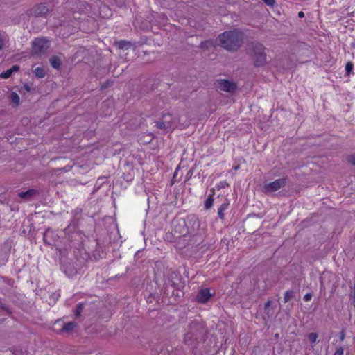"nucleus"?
Masks as SVG:
<instances>
[{
    "label": "nucleus",
    "instance_id": "nucleus-1",
    "mask_svg": "<svg viewBox=\"0 0 355 355\" xmlns=\"http://www.w3.org/2000/svg\"><path fill=\"white\" fill-rule=\"evenodd\" d=\"M221 46L227 50H234L240 46L242 41V33L236 30L227 31L219 36Z\"/></svg>",
    "mask_w": 355,
    "mask_h": 355
},
{
    "label": "nucleus",
    "instance_id": "nucleus-2",
    "mask_svg": "<svg viewBox=\"0 0 355 355\" xmlns=\"http://www.w3.org/2000/svg\"><path fill=\"white\" fill-rule=\"evenodd\" d=\"M252 58L254 65L261 67L266 64L267 58L264 46L261 44H256L253 46Z\"/></svg>",
    "mask_w": 355,
    "mask_h": 355
},
{
    "label": "nucleus",
    "instance_id": "nucleus-3",
    "mask_svg": "<svg viewBox=\"0 0 355 355\" xmlns=\"http://www.w3.org/2000/svg\"><path fill=\"white\" fill-rule=\"evenodd\" d=\"M49 47V42L46 39L38 38L32 44V53L34 55H40L46 51Z\"/></svg>",
    "mask_w": 355,
    "mask_h": 355
},
{
    "label": "nucleus",
    "instance_id": "nucleus-4",
    "mask_svg": "<svg viewBox=\"0 0 355 355\" xmlns=\"http://www.w3.org/2000/svg\"><path fill=\"white\" fill-rule=\"evenodd\" d=\"M216 87L218 89L227 92H233L236 88L234 83L227 80H218Z\"/></svg>",
    "mask_w": 355,
    "mask_h": 355
},
{
    "label": "nucleus",
    "instance_id": "nucleus-5",
    "mask_svg": "<svg viewBox=\"0 0 355 355\" xmlns=\"http://www.w3.org/2000/svg\"><path fill=\"white\" fill-rule=\"evenodd\" d=\"M285 184L284 179H277L272 182L266 184L264 187L265 192H274L278 191L279 189L283 187Z\"/></svg>",
    "mask_w": 355,
    "mask_h": 355
},
{
    "label": "nucleus",
    "instance_id": "nucleus-6",
    "mask_svg": "<svg viewBox=\"0 0 355 355\" xmlns=\"http://www.w3.org/2000/svg\"><path fill=\"white\" fill-rule=\"evenodd\" d=\"M211 294L207 288L202 289L196 296V300L200 303H205L210 298Z\"/></svg>",
    "mask_w": 355,
    "mask_h": 355
},
{
    "label": "nucleus",
    "instance_id": "nucleus-7",
    "mask_svg": "<svg viewBox=\"0 0 355 355\" xmlns=\"http://www.w3.org/2000/svg\"><path fill=\"white\" fill-rule=\"evenodd\" d=\"M38 191L36 189H31L25 192H21L19 193V197L25 200H28L33 196L37 195Z\"/></svg>",
    "mask_w": 355,
    "mask_h": 355
},
{
    "label": "nucleus",
    "instance_id": "nucleus-8",
    "mask_svg": "<svg viewBox=\"0 0 355 355\" xmlns=\"http://www.w3.org/2000/svg\"><path fill=\"white\" fill-rule=\"evenodd\" d=\"M230 205V201L228 200H226L225 202H224L220 207L218 208V217L223 220L225 217V211L228 208Z\"/></svg>",
    "mask_w": 355,
    "mask_h": 355
},
{
    "label": "nucleus",
    "instance_id": "nucleus-9",
    "mask_svg": "<svg viewBox=\"0 0 355 355\" xmlns=\"http://www.w3.org/2000/svg\"><path fill=\"white\" fill-rule=\"evenodd\" d=\"M76 327V324L75 322H70L64 324L62 326V329H60V331H62V332H70Z\"/></svg>",
    "mask_w": 355,
    "mask_h": 355
},
{
    "label": "nucleus",
    "instance_id": "nucleus-10",
    "mask_svg": "<svg viewBox=\"0 0 355 355\" xmlns=\"http://www.w3.org/2000/svg\"><path fill=\"white\" fill-rule=\"evenodd\" d=\"M19 70V67L15 65L12 67L10 69H8L6 71L2 73L0 76L3 78H9L14 71H17Z\"/></svg>",
    "mask_w": 355,
    "mask_h": 355
},
{
    "label": "nucleus",
    "instance_id": "nucleus-11",
    "mask_svg": "<svg viewBox=\"0 0 355 355\" xmlns=\"http://www.w3.org/2000/svg\"><path fill=\"white\" fill-rule=\"evenodd\" d=\"M51 66L55 69H58L61 64V60L58 57H53L50 59Z\"/></svg>",
    "mask_w": 355,
    "mask_h": 355
},
{
    "label": "nucleus",
    "instance_id": "nucleus-12",
    "mask_svg": "<svg viewBox=\"0 0 355 355\" xmlns=\"http://www.w3.org/2000/svg\"><path fill=\"white\" fill-rule=\"evenodd\" d=\"M34 72L37 77L44 78L46 75V70L44 67H37Z\"/></svg>",
    "mask_w": 355,
    "mask_h": 355
},
{
    "label": "nucleus",
    "instance_id": "nucleus-13",
    "mask_svg": "<svg viewBox=\"0 0 355 355\" xmlns=\"http://www.w3.org/2000/svg\"><path fill=\"white\" fill-rule=\"evenodd\" d=\"M10 98H11V101L13 103L16 104V105H19V103H20V98L19 96V95L15 93V92H12L11 93V95H10Z\"/></svg>",
    "mask_w": 355,
    "mask_h": 355
},
{
    "label": "nucleus",
    "instance_id": "nucleus-14",
    "mask_svg": "<svg viewBox=\"0 0 355 355\" xmlns=\"http://www.w3.org/2000/svg\"><path fill=\"white\" fill-rule=\"evenodd\" d=\"M307 337H308L309 342L311 344H313L316 342L318 336V334H316V333H310L308 334Z\"/></svg>",
    "mask_w": 355,
    "mask_h": 355
},
{
    "label": "nucleus",
    "instance_id": "nucleus-15",
    "mask_svg": "<svg viewBox=\"0 0 355 355\" xmlns=\"http://www.w3.org/2000/svg\"><path fill=\"white\" fill-rule=\"evenodd\" d=\"M171 125L169 124V122L166 120L164 121H159L157 123V127L159 128H168Z\"/></svg>",
    "mask_w": 355,
    "mask_h": 355
},
{
    "label": "nucleus",
    "instance_id": "nucleus-16",
    "mask_svg": "<svg viewBox=\"0 0 355 355\" xmlns=\"http://www.w3.org/2000/svg\"><path fill=\"white\" fill-rule=\"evenodd\" d=\"M119 48L120 49H128L131 46V44L130 42L125 41H120L117 43Z\"/></svg>",
    "mask_w": 355,
    "mask_h": 355
},
{
    "label": "nucleus",
    "instance_id": "nucleus-17",
    "mask_svg": "<svg viewBox=\"0 0 355 355\" xmlns=\"http://www.w3.org/2000/svg\"><path fill=\"white\" fill-rule=\"evenodd\" d=\"M214 199L211 196H209L205 202V207L206 209H209L212 207Z\"/></svg>",
    "mask_w": 355,
    "mask_h": 355
},
{
    "label": "nucleus",
    "instance_id": "nucleus-18",
    "mask_svg": "<svg viewBox=\"0 0 355 355\" xmlns=\"http://www.w3.org/2000/svg\"><path fill=\"white\" fill-rule=\"evenodd\" d=\"M353 69L354 64L352 62H348L345 65V71L347 74H349L352 71Z\"/></svg>",
    "mask_w": 355,
    "mask_h": 355
},
{
    "label": "nucleus",
    "instance_id": "nucleus-19",
    "mask_svg": "<svg viewBox=\"0 0 355 355\" xmlns=\"http://www.w3.org/2000/svg\"><path fill=\"white\" fill-rule=\"evenodd\" d=\"M6 40H7L6 35H5L3 34H0V50L4 46Z\"/></svg>",
    "mask_w": 355,
    "mask_h": 355
},
{
    "label": "nucleus",
    "instance_id": "nucleus-20",
    "mask_svg": "<svg viewBox=\"0 0 355 355\" xmlns=\"http://www.w3.org/2000/svg\"><path fill=\"white\" fill-rule=\"evenodd\" d=\"M218 189L228 187V184L226 182H220L219 184H216V186Z\"/></svg>",
    "mask_w": 355,
    "mask_h": 355
},
{
    "label": "nucleus",
    "instance_id": "nucleus-21",
    "mask_svg": "<svg viewBox=\"0 0 355 355\" xmlns=\"http://www.w3.org/2000/svg\"><path fill=\"white\" fill-rule=\"evenodd\" d=\"M351 299L352 300L353 305L355 306V284H354V286L353 288L352 293L351 294Z\"/></svg>",
    "mask_w": 355,
    "mask_h": 355
},
{
    "label": "nucleus",
    "instance_id": "nucleus-22",
    "mask_svg": "<svg viewBox=\"0 0 355 355\" xmlns=\"http://www.w3.org/2000/svg\"><path fill=\"white\" fill-rule=\"evenodd\" d=\"M344 349L342 347H339L336 349L334 355H343Z\"/></svg>",
    "mask_w": 355,
    "mask_h": 355
},
{
    "label": "nucleus",
    "instance_id": "nucleus-23",
    "mask_svg": "<svg viewBox=\"0 0 355 355\" xmlns=\"http://www.w3.org/2000/svg\"><path fill=\"white\" fill-rule=\"evenodd\" d=\"M348 162L355 166V155L349 156Z\"/></svg>",
    "mask_w": 355,
    "mask_h": 355
},
{
    "label": "nucleus",
    "instance_id": "nucleus-24",
    "mask_svg": "<svg viewBox=\"0 0 355 355\" xmlns=\"http://www.w3.org/2000/svg\"><path fill=\"white\" fill-rule=\"evenodd\" d=\"M82 309H83V304H79L77 308L76 312V316H79L80 315Z\"/></svg>",
    "mask_w": 355,
    "mask_h": 355
},
{
    "label": "nucleus",
    "instance_id": "nucleus-25",
    "mask_svg": "<svg viewBox=\"0 0 355 355\" xmlns=\"http://www.w3.org/2000/svg\"><path fill=\"white\" fill-rule=\"evenodd\" d=\"M312 295L310 293H307L304 296V300L305 302H309L311 300Z\"/></svg>",
    "mask_w": 355,
    "mask_h": 355
},
{
    "label": "nucleus",
    "instance_id": "nucleus-26",
    "mask_svg": "<svg viewBox=\"0 0 355 355\" xmlns=\"http://www.w3.org/2000/svg\"><path fill=\"white\" fill-rule=\"evenodd\" d=\"M51 233H52V232H51V231H49V230H47V231L45 232V234H44V241H46V240H47L48 236H49L50 234H51Z\"/></svg>",
    "mask_w": 355,
    "mask_h": 355
},
{
    "label": "nucleus",
    "instance_id": "nucleus-27",
    "mask_svg": "<svg viewBox=\"0 0 355 355\" xmlns=\"http://www.w3.org/2000/svg\"><path fill=\"white\" fill-rule=\"evenodd\" d=\"M291 297V294L288 292H286L285 294V301H288Z\"/></svg>",
    "mask_w": 355,
    "mask_h": 355
},
{
    "label": "nucleus",
    "instance_id": "nucleus-28",
    "mask_svg": "<svg viewBox=\"0 0 355 355\" xmlns=\"http://www.w3.org/2000/svg\"><path fill=\"white\" fill-rule=\"evenodd\" d=\"M24 87L26 91H27V92H30L31 91V87L28 85H26V84L24 85Z\"/></svg>",
    "mask_w": 355,
    "mask_h": 355
},
{
    "label": "nucleus",
    "instance_id": "nucleus-29",
    "mask_svg": "<svg viewBox=\"0 0 355 355\" xmlns=\"http://www.w3.org/2000/svg\"><path fill=\"white\" fill-rule=\"evenodd\" d=\"M304 16V12H302V11H301V12H300L298 13V17H299L302 18V17H303Z\"/></svg>",
    "mask_w": 355,
    "mask_h": 355
},
{
    "label": "nucleus",
    "instance_id": "nucleus-30",
    "mask_svg": "<svg viewBox=\"0 0 355 355\" xmlns=\"http://www.w3.org/2000/svg\"><path fill=\"white\" fill-rule=\"evenodd\" d=\"M344 337H345V336H344V334H342V335H341V340H343Z\"/></svg>",
    "mask_w": 355,
    "mask_h": 355
},
{
    "label": "nucleus",
    "instance_id": "nucleus-31",
    "mask_svg": "<svg viewBox=\"0 0 355 355\" xmlns=\"http://www.w3.org/2000/svg\"><path fill=\"white\" fill-rule=\"evenodd\" d=\"M60 322V321H57V322H55V324H59Z\"/></svg>",
    "mask_w": 355,
    "mask_h": 355
}]
</instances>
